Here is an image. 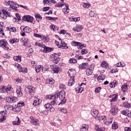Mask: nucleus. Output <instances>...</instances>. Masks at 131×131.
<instances>
[{
  "mask_svg": "<svg viewBox=\"0 0 131 131\" xmlns=\"http://www.w3.org/2000/svg\"><path fill=\"white\" fill-rule=\"evenodd\" d=\"M66 96L65 92L60 91L59 93H55L54 95L49 96L48 98L50 100H56V99L60 100V101L58 104V105H60V104H65L67 102V99L65 97Z\"/></svg>",
  "mask_w": 131,
  "mask_h": 131,
  "instance_id": "obj_1",
  "label": "nucleus"
},
{
  "mask_svg": "<svg viewBox=\"0 0 131 131\" xmlns=\"http://www.w3.org/2000/svg\"><path fill=\"white\" fill-rule=\"evenodd\" d=\"M12 86L11 85H8V86H3L0 88V93H7V94H10L11 92H12Z\"/></svg>",
  "mask_w": 131,
  "mask_h": 131,
  "instance_id": "obj_2",
  "label": "nucleus"
},
{
  "mask_svg": "<svg viewBox=\"0 0 131 131\" xmlns=\"http://www.w3.org/2000/svg\"><path fill=\"white\" fill-rule=\"evenodd\" d=\"M25 105V103L24 102L18 103L12 108V110L14 112H16V113H18L21 111V107H22V106H24Z\"/></svg>",
  "mask_w": 131,
  "mask_h": 131,
  "instance_id": "obj_3",
  "label": "nucleus"
},
{
  "mask_svg": "<svg viewBox=\"0 0 131 131\" xmlns=\"http://www.w3.org/2000/svg\"><path fill=\"white\" fill-rule=\"evenodd\" d=\"M34 18L30 15H24L22 17V20L25 22H28L30 23H33Z\"/></svg>",
  "mask_w": 131,
  "mask_h": 131,
  "instance_id": "obj_4",
  "label": "nucleus"
},
{
  "mask_svg": "<svg viewBox=\"0 0 131 131\" xmlns=\"http://www.w3.org/2000/svg\"><path fill=\"white\" fill-rule=\"evenodd\" d=\"M0 47L4 49V50H8L9 49V46L8 42L6 39H2L0 41Z\"/></svg>",
  "mask_w": 131,
  "mask_h": 131,
  "instance_id": "obj_5",
  "label": "nucleus"
},
{
  "mask_svg": "<svg viewBox=\"0 0 131 131\" xmlns=\"http://www.w3.org/2000/svg\"><path fill=\"white\" fill-rule=\"evenodd\" d=\"M63 6H65V7H66V8H64L63 9V11H66V14L69 13V11H68V10H69V5L68 4H60L59 3H57L55 5V7H57V8H62Z\"/></svg>",
  "mask_w": 131,
  "mask_h": 131,
  "instance_id": "obj_6",
  "label": "nucleus"
},
{
  "mask_svg": "<svg viewBox=\"0 0 131 131\" xmlns=\"http://www.w3.org/2000/svg\"><path fill=\"white\" fill-rule=\"evenodd\" d=\"M111 114L112 115H116L118 113V107L117 106L114 105L111 107L110 110Z\"/></svg>",
  "mask_w": 131,
  "mask_h": 131,
  "instance_id": "obj_7",
  "label": "nucleus"
},
{
  "mask_svg": "<svg viewBox=\"0 0 131 131\" xmlns=\"http://www.w3.org/2000/svg\"><path fill=\"white\" fill-rule=\"evenodd\" d=\"M42 49H43L42 50V52L45 54H47V53H50V52H52V51H54V48L48 47L45 45L44 46H42Z\"/></svg>",
  "mask_w": 131,
  "mask_h": 131,
  "instance_id": "obj_8",
  "label": "nucleus"
},
{
  "mask_svg": "<svg viewBox=\"0 0 131 131\" xmlns=\"http://www.w3.org/2000/svg\"><path fill=\"white\" fill-rule=\"evenodd\" d=\"M6 101L8 102V103H16L17 101H18V98L17 97H7L6 98Z\"/></svg>",
  "mask_w": 131,
  "mask_h": 131,
  "instance_id": "obj_9",
  "label": "nucleus"
},
{
  "mask_svg": "<svg viewBox=\"0 0 131 131\" xmlns=\"http://www.w3.org/2000/svg\"><path fill=\"white\" fill-rule=\"evenodd\" d=\"M44 107H45L48 111H50V112H54V111H55V108H54V107H53L50 103L45 104Z\"/></svg>",
  "mask_w": 131,
  "mask_h": 131,
  "instance_id": "obj_10",
  "label": "nucleus"
},
{
  "mask_svg": "<svg viewBox=\"0 0 131 131\" xmlns=\"http://www.w3.org/2000/svg\"><path fill=\"white\" fill-rule=\"evenodd\" d=\"M9 16V13H8V11H6L5 10H2V13L1 14V18H3L5 20L7 19V17Z\"/></svg>",
  "mask_w": 131,
  "mask_h": 131,
  "instance_id": "obj_11",
  "label": "nucleus"
},
{
  "mask_svg": "<svg viewBox=\"0 0 131 131\" xmlns=\"http://www.w3.org/2000/svg\"><path fill=\"white\" fill-rule=\"evenodd\" d=\"M20 29L21 31H24V32H26L27 33L30 32V28L28 27H25L24 26H21Z\"/></svg>",
  "mask_w": 131,
  "mask_h": 131,
  "instance_id": "obj_12",
  "label": "nucleus"
},
{
  "mask_svg": "<svg viewBox=\"0 0 131 131\" xmlns=\"http://www.w3.org/2000/svg\"><path fill=\"white\" fill-rule=\"evenodd\" d=\"M83 29V27H82V26L79 25L74 27L73 28V30L74 31H77V32H79V31H81V30H82Z\"/></svg>",
  "mask_w": 131,
  "mask_h": 131,
  "instance_id": "obj_13",
  "label": "nucleus"
},
{
  "mask_svg": "<svg viewBox=\"0 0 131 131\" xmlns=\"http://www.w3.org/2000/svg\"><path fill=\"white\" fill-rule=\"evenodd\" d=\"M13 125H20L21 124V120L19 119V117H16L15 120L12 122Z\"/></svg>",
  "mask_w": 131,
  "mask_h": 131,
  "instance_id": "obj_14",
  "label": "nucleus"
},
{
  "mask_svg": "<svg viewBox=\"0 0 131 131\" xmlns=\"http://www.w3.org/2000/svg\"><path fill=\"white\" fill-rule=\"evenodd\" d=\"M42 100L41 99H39V98H37L34 100L33 103V106H38V105H40L41 103Z\"/></svg>",
  "mask_w": 131,
  "mask_h": 131,
  "instance_id": "obj_15",
  "label": "nucleus"
},
{
  "mask_svg": "<svg viewBox=\"0 0 131 131\" xmlns=\"http://www.w3.org/2000/svg\"><path fill=\"white\" fill-rule=\"evenodd\" d=\"M7 5L10 6V8L11 9H13V10H14V9H15V8L17 7H15V6L13 5H15V6L17 5V3H16V2H12V1H8L7 2Z\"/></svg>",
  "mask_w": 131,
  "mask_h": 131,
  "instance_id": "obj_16",
  "label": "nucleus"
},
{
  "mask_svg": "<svg viewBox=\"0 0 131 131\" xmlns=\"http://www.w3.org/2000/svg\"><path fill=\"white\" fill-rule=\"evenodd\" d=\"M16 95L18 97H22V91H21V86H18L16 88Z\"/></svg>",
  "mask_w": 131,
  "mask_h": 131,
  "instance_id": "obj_17",
  "label": "nucleus"
},
{
  "mask_svg": "<svg viewBox=\"0 0 131 131\" xmlns=\"http://www.w3.org/2000/svg\"><path fill=\"white\" fill-rule=\"evenodd\" d=\"M91 115L93 116V117H95V118H96V117H98L99 111L97 110H93L91 111Z\"/></svg>",
  "mask_w": 131,
  "mask_h": 131,
  "instance_id": "obj_18",
  "label": "nucleus"
},
{
  "mask_svg": "<svg viewBox=\"0 0 131 131\" xmlns=\"http://www.w3.org/2000/svg\"><path fill=\"white\" fill-rule=\"evenodd\" d=\"M110 98H112V99H111L110 102H116V101L117 100V98H118V94H116L111 95L110 96Z\"/></svg>",
  "mask_w": 131,
  "mask_h": 131,
  "instance_id": "obj_19",
  "label": "nucleus"
},
{
  "mask_svg": "<svg viewBox=\"0 0 131 131\" xmlns=\"http://www.w3.org/2000/svg\"><path fill=\"white\" fill-rule=\"evenodd\" d=\"M89 67V63L84 62L79 66V69H86Z\"/></svg>",
  "mask_w": 131,
  "mask_h": 131,
  "instance_id": "obj_20",
  "label": "nucleus"
},
{
  "mask_svg": "<svg viewBox=\"0 0 131 131\" xmlns=\"http://www.w3.org/2000/svg\"><path fill=\"white\" fill-rule=\"evenodd\" d=\"M31 123L34 125H36V124H38V120L37 119H35L33 117H30Z\"/></svg>",
  "mask_w": 131,
  "mask_h": 131,
  "instance_id": "obj_21",
  "label": "nucleus"
},
{
  "mask_svg": "<svg viewBox=\"0 0 131 131\" xmlns=\"http://www.w3.org/2000/svg\"><path fill=\"white\" fill-rule=\"evenodd\" d=\"M60 71V68L56 65H53L52 67V71L54 73H58Z\"/></svg>",
  "mask_w": 131,
  "mask_h": 131,
  "instance_id": "obj_22",
  "label": "nucleus"
},
{
  "mask_svg": "<svg viewBox=\"0 0 131 131\" xmlns=\"http://www.w3.org/2000/svg\"><path fill=\"white\" fill-rule=\"evenodd\" d=\"M113 121V118H110L107 120V119L105 118V120H104L103 122L104 124L106 125H109V124L112 123V122Z\"/></svg>",
  "mask_w": 131,
  "mask_h": 131,
  "instance_id": "obj_23",
  "label": "nucleus"
},
{
  "mask_svg": "<svg viewBox=\"0 0 131 131\" xmlns=\"http://www.w3.org/2000/svg\"><path fill=\"white\" fill-rule=\"evenodd\" d=\"M4 28H5V26H4V23L0 22V33L2 34V35H5V33H4Z\"/></svg>",
  "mask_w": 131,
  "mask_h": 131,
  "instance_id": "obj_24",
  "label": "nucleus"
},
{
  "mask_svg": "<svg viewBox=\"0 0 131 131\" xmlns=\"http://www.w3.org/2000/svg\"><path fill=\"white\" fill-rule=\"evenodd\" d=\"M89 130V125L83 124L80 129V131H88Z\"/></svg>",
  "mask_w": 131,
  "mask_h": 131,
  "instance_id": "obj_25",
  "label": "nucleus"
},
{
  "mask_svg": "<svg viewBox=\"0 0 131 131\" xmlns=\"http://www.w3.org/2000/svg\"><path fill=\"white\" fill-rule=\"evenodd\" d=\"M121 89L122 92H124V95H125V92H126V91H127L128 90L127 84H123L121 86Z\"/></svg>",
  "mask_w": 131,
  "mask_h": 131,
  "instance_id": "obj_26",
  "label": "nucleus"
},
{
  "mask_svg": "<svg viewBox=\"0 0 131 131\" xmlns=\"http://www.w3.org/2000/svg\"><path fill=\"white\" fill-rule=\"evenodd\" d=\"M74 82H75V81H74V78H71L69 80L68 85H69V86H72V85H73V84H74Z\"/></svg>",
  "mask_w": 131,
  "mask_h": 131,
  "instance_id": "obj_27",
  "label": "nucleus"
},
{
  "mask_svg": "<svg viewBox=\"0 0 131 131\" xmlns=\"http://www.w3.org/2000/svg\"><path fill=\"white\" fill-rule=\"evenodd\" d=\"M60 47H61L62 49H68L67 43H66L64 41H61Z\"/></svg>",
  "mask_w": 131,
  "mask_h": 131,
  "instance_id": "obj_28",
  "label": "nucleus"
},
{
  "mask_svg": "<svg viewBox=\"0 0 131 131\" xmlns=\"http://www.w3.org/2000/svg\"><path fill=\"white\" fill-rule=\"evenodd\" d=\"M9 42H10V43H16L19 42V39L17 38H11L9 40Z\"/></svg>",
  "mask_w": 131,
  "mask_h": 131,
  "instance_id": "obj_29",
  "label": "nucleus"
},
{
  "mask_svg": "<svg viewBox=\"0 0 131 131\" xmlns=\"http://www.w3.org/2000/svg\"><path fill=\"white\" fill-rule=\"evenodd\" d=\"M79 45H80V42H76V41H72L71 42V45L73 47H77L78 49V47H79Z\"/></svg>",
  "mask_w": 131,
  "mask_h": 131,
  "instance_id": "obj_30",
  "label": "nucleus"
},
{
  "mask_svg": "<svg viewBox=\"0 0 131 131\" xmlns=\"http://www.w3.org/2000/svg\"><path fill=\"white\" fill-rule=\"evenodd\" d=\"M104 79H105V76H104V75H101V76H99L97 77L98 82H102V81L104 80Z\"/></svg>",
  "mask_w": 131,
  "mask_h": 131,
  "instance_id": "obj_31",
  "label": "nucleus"
},
{
  "mask_svg": "<svg viewBox=\"0 0 131 131\" xmlns=\"http://www.w3.org/2000/svg\"><path fill=\"white\" fill-rule=\"evenodd\" d=\"M117 82L115 80L114 81L110 83V88H115V86H117Z\"/></svg>",
  "mask_w": 131,
  "mask_h": 131,
  "instance_id": "obj_32",
  "label": "nucleus"
},
{
  "mask_svg": "<svg viewBox=\"0 0 131 131\" xmlns=\"http://www.w3.org/2000/svg\"><path fill=\"white\" fill-rule=\"evenodd\" d=\"M85 72L86 75L90 76V75H92V74H93V70L88 68L86 70Z\"/></svg>",
  "mask_w": 131,
  "mask_h": 131,
  "instance_id": "obj_33",
  "label": "nucleus"
},
{
  "mask_svg": "<svg viewBox=\"0 0 131 131\" xmlns=\"http://www.w3.org/2000/svg\"><path fill=\"white\" fill-rule=\"evenodd\" d=\"M69 63H70L71 64H76V63H77V60L74 59V58H72L69 59Z\"/></svg>",
  "mask_w": 131,
  "mask_h": 131,
  "instance_id": "obj_34",
  "label": "nucleus"
},
{
  "mask_svg": "<svg viewBox=\"0 0 131 131\" xmlns=\"http://www.w3.org/2000/svg\"><path fill=\"white\" fill-rule=\"evenodd\" d=\"M46 19L50 21H56L58 20V17H52L51 16H47L46 17Z\"/></svg>",
  "mask_w": 131,
  "mask_h": 131,
  "instance_id": "obj_35",
  "label": "nucleus"
},
{
  "mask_svg": "<svg viewBox=\"0 0 131 131\" xmlns=\"http://www.w3.org/2000/svg\"><path fill=\"white\" fill-rule=\"evenodd\" d=\"M69 76H70V77H71V78H74V76H72V73H73V69H70L69 70V71L67 72Z\"/></svg>",
  "mask_w": 131,
  "mask_h": 131,
  "instance_id": "obj_36",
  "label": "nucleus"
},
{
  "mask_svg": "<svg viewBox=\"0 0 131 131\" xmlns=\"http://www.w3.org/2000/svg\"><path fill=\"white\" fill-rule=\"evenodd\" d=\"M53 100L50 102V105L52 106L57 105V101H58V99H52Z\"/></svg>",
  "mask_w": 131,
  "mask_h": 131,
  "instance_id": "obj_37",
  "label": "nucleus"
},
{
  "mask_svg": "<svg viewBox=\"0 0 131 131\" xmlns=\"http://www.w3.org/2000/svg\"><path fill=\"white\" fill-rule=\"evenodd\" d=\"M35 69L37 73H39V72H40V71L42 70V67H41V66H38V67H35Z\"/></svg>",
  "mask_w": 131,
  "mask_h": 131,
  "instance_id": "obj_38",
  "label": "nucleus"
},
{
  "mask_svg": "<svg viewBox=\"0 0 131 131\" xmlns=\"http://www.w3.org/2000/svg\"><path fill=\"white\" fill-rule=\"evenodd\" d=\"M29 42V41L28 40V38H24V42L23 44V46H24V47H27V44Z\"/></svg>",
  "mask_w": 131,
  "mask_h": 131,
  "instance_id": "obj_39",
  "label": "nucleus"
},
{
  "mask_svg": "<svg viewBox=\"0 0 131 131\" xmlns=\"http://www.w3.org/2000/svg\"><path fill=\"white\" fill-rule=\"evenodd\" d=\"M15 16L16 18H13V20H15V21H17V20H18V21H20L21 20V17L20 16L19 13H16Z\"/></svg>",
  "mask_w": 131,
  "mask_h": 131,
  "instance_id": "obj_40",
  "label": "nucleus"
},
{
  "mask_svg": "<svg viewBox=\"0 0 131 131\" xmlns=\"http://www.w3.org/2000/svg\"><path fill=\"white\" fill-rule=\"evenodd\" d=\"M51 29H53V30H54V31H57V30H59V27L54 25H51Z\"/></svg>",
  "mask_w": 131,
  "mask_h": 131,
  "instance_id": "obj_41",
  "label": "nucleus"
},
{
  "mask_svg": "<svg viewBox=\"0 0 131 131\" xmlns=\"http://www.w3.org/2000/svg\"><path fill=\"white\" fill-rule=\"evenodd\" d=\"M123 106L125 107V108H131V104L128 103V102H126L123 103Z\"/></svg>",
  "mask_w": 131,
  "mask_h": 131,
  "instance_id": "obj_42",
  "label": "nucleus"
},
{
  "mask_svg": "<svg viewBox=\"0 0 131 131\" xmlns=\"http://www.w3.org/2000/svg\"><path fill=\"white\" fill-rule=\"evenodd\" d=\"M13 59H14V61H17V62L21 61V56H14Z\"/></svg>",
  "mask_w": 131,
  "mask_h": 131,
  "instance_id": "obj_43",
  "label": "nucleus"
},
{
  "mask_svg": "<svg viewBox=\"0 0 131 131\" xmlns=\"http://www.w3.org/2000/svg\"><path fill=\"white\" fill-rule=\"evenodd\" d=\"M101 66L103 68H107V66H108V64L105 61H103L101 64Z\"/></svg>",
  "mask_w": 131,
  "mask_h": 131,
  "instance_id": "obj_44",
  "label": "nucleus"
},
{
  "mask_svg": "<svg viewBox=\"0 0 131 131\" xmlns=\"http://www.w3.org/2000/svg\"><path fill=\"white\" fill-rule=\"evenodd\" d=\"M112 128L113 129H117L118 128V125L117 123L114 122L112 126Z\"/></svg>",
  "mask_w": 131,
  "mask_h": 131,
  "instance_id": "obj_45",
  "label": "nucleus"
},
{
  "mask_svg": "<svg viewBox=\"0 0 131 131\" xmlns=\"http://www.w3.org/2000/svg\"><path fill=\"white\" fill-rule=\"evenodd\" d=\"M41 40H43L44 42H48V41H49V38L45 37L43 36H42V37H41Z\"/></svg>",
  "mask_w": 131,
  "mask_h": 131,
  "instance_id": "obj_46",
  "label": "nucleus"
},
{
  "mask_svg": "<svg viewBox=\"0 0 131 131\" xmlns=\"http://www.w3.org/2000/svg\"><path fill=\"white\" fill-rule=\"evenodd\" d=\"M42 72H45L44 71H49V66L46 64L45 66H44L43 67H42Z\"/></svg>",
  "mask_w": 131,
  "mask_h": 131,
  "instance_id": "obj_47",
  "label": "nucleus"
},
{
  "mask_svg": "<svg viewBox=\"0 0 131 131\" xmlns=\"http://www.w3.org/2000/svg\"><path fill=\"white\" fill-rule=\"evenodd\" d=\"M106 119V116H102L98 117V120L99 121H103L104 122V121Z\"/></svg>",
  "mask_w": 131,
  "mask_h": 131,
  "instance_id": "obj_48",
  "label": "nucleus"
},
{
  "mask_svg": "<svg viewBox=\"0 0 131 131\" xmlns=\"http://www.w3.org/2000/svg\"><path fill=\"white\" fill-rule=\"evenodd\" d=\"M47 82L48 83H49V84H54V82H55V80H54L53 79H49L47 80Z\"/></svg>",
  "mask_w": 131,
  "mask_h": 131,
  "instance_id": "obj_49",
  "label": "nucleus"
},
{
  "mask_svg": "<svg viewBox=\"0 0 131 131\" xmlns=\"http://www.w3.org/2000/svg\"><path fill=\"white\" fill-rule=\"evenodd\" d=\"M59 111L62 112V113H64V114H66V113H67V110L65 108H60L59 109Z\"/></svg>",
  "mask_w": 131,
  "mask_h": 131,
  "instance_id": "obj_50",
  "label": "nucleus"
},
{
  "mask_svg": "<svg viewBox=\"0 0 131 131\" xmlns=\"http://www.w3.org/2000/svg\"><path fill=\"white\" fill-rule=\"evenodd\" d=\"M124 66H125V64H122L121 62H118L116 64V67H124Z\"/></svg>",
  "mask_w": 131,
  "mask_h": 131,
  "instance_id": "obj_51",
  "label": "nucleus"
},
{
  "mask_svg": "<svg viewBox=\"0 0 131 131\" xmlns=\"http://www.w3.org/2000/svg\"><path fill=\"white\" fill-rule=\"evenodd\" d=\"M33 87L30 86L28 87V92L30 93V94H31L32 93H33Z\"/></svg>",
  "mask_w": 131,
  "mask_h": 131,
  "instance_id": "obj_52",
  "label": "nucleus"
},
{
  "mask_svg": "<svg viewBox=\"0 0 131 131\" xmlns=\"http://www.w3.org/2000/svg\"><path fill=\"white\" fill-rule=\"evenodd\" d=\"M59 88L61 90H66V86L63 84H60L59 85Z\"/></svg>",
  "mask_w": 131,
  "mask_h": 131,
  "instance_id": "obj_53",
  "label": "nucleus"
},
{
  "mask_svg": "<svg viewBox=\"0 0 131 131\" xmlns=\"http://www.w3.org/2000/svg\"><path fill=\"white\" fill-rule=\"evenodd\" d=\"M81 47H83V48H85L86 47V45L85 44H82L80 43V45H79V47H78V49L79 50H82V48Z\"/></svg>",
  "mask_w": 131,
  "mask_h": 131,
  "instance_id": "obj_54",
  "label": "nucleus"
},
{
  "mask_svg": "<svg viewBox=\"0 0 131 131\" xmlns=\"http://www.w3.org/2000/svg\"><path fill=\"white\" fill-rule=\"evenodd\" d=\"M53 60V63H54V64H58V63H59V62H60V58H56L54 59H52Z\"/></svg>",
  "mask_w": 131,
  "mask_h": 131,
  "instance_id": "obj_55",
  "label": "nucleus"
},
{
  "mask_svg": "<svg viewBox=\"0 0 131 131\" xmlns=\"http://www.w3.org/2000/svg\"><path fill=\"white\" fill-rule=\"evenodd\" d=\"M101 87H97L95 89V94H98V93H100V91H101Z\"/></svg>",
  "mask_w": 131,
  "mask_h": 131,
  "instance_id": "obj_56",
  "label": "nucleus"
},
{
  "mask_svg": "<svg viewBox=\"0 0 131 131\" xmlns=\"http://www.w3.org/2000/svg\"><path fill=\"white\" fill-rule=\"evenodd\" d=\"M121 114L125 115V116H128V113L127 111L123 110L121 112Z\"/></svg>",
  "mask_w": 131,
  "mask_h": 131,
  "instance_id": "obj_57",
  "label": "nucleus"
},
{
  "mask_svg": "<svg viewBox=\"0 0 131 131\" xmlns=\"http://www.w3.org/2000/svg\"><path fill=\"white\" fill-rule=\"evenodd\" d=\"M88 50H86V49H82L81 51V55H84L85 54H88Z\"/></svg>",
  "mask_w": 131,
  "mask_h": 131,
  "instance_id": "obj_58",
  "label": "nucleus"
},
{
  "mask_svg": "<svg viewBox=\"0 0 131 131\" xmlns=\"http://www.w3.org/2000/svg\"><path fill=\"white\" fill-rule=\"evenodd\" d=\"M35 18H37V19H38L40 21V20H41V19H42V17H41V16H40V14H37L35 15Z\"/></svg>",
  "mask_w": 131,
  "mask_h": 131,
  "instance_id": "obj_59",
  "label": "nucleus"
},
{
  "mask_svg": "<svg viewBox=\"0 0 131 131\" xmlns=\"http://www.w3.org/2000/svg\"><path fill=\"white\" fill-rule=\"evenodd\" d=\"M51 58L52 59V60L56 59V58H58V56H57V54L54 53L53 54L51 55Z\"/></svg>",
  "mask_w": 131,
  "mask_h": 131,
  "instance_id": "obj_60",
  "label": "nucleus"
},
{
  "mask_svg": "<svg viewBox=\"0 0 131 131\" xmlns=\"http://www.w3.org/2000/svg\"><path fill=\"white\" fill-rule=\"evenodd\" d=\"M35 46H36L37 47H40V48H42V46H45V45H42L41 43L36 42L35 43Z\"/></svg>",
  "mask_w": 131,
  "mask_h": 131,
  "instance_id": "obj_61",
  "label": "nucleus"
},
{
  "mask_svg": "<svg viewBox=\"0 0 131 131\" xmlns=\"http://www.w3.org/2000/svg\"><path fill=\"white\" fill-rule=\"evenodd\" d=\"M19 72H23V73H27V69L26 68H22L21 70H19Z\"/></svg>",
  "mask_w": 131,
  "mask_h": 131,
  "instance_id": "obj_62",
  "label": "nucleus"
},
{
  "mask_svg": "<svg viewBox=\"0 0 131 131\" xmlns=\"http://www.w3.org/2000/svg\"><path fill=\"white\" fill-rule=\"evenodd\" d=\"M83 7V8H86L88 9V8H90V7H91V4L84 3Z\"/></svg>",
  "mask_w": 131,
  "mask_h": 131,
  "instance_id": "obj_63",
  "label": "nucleus"
},
{
  "mask_svg": "<svg viewBox=\"0 0 131 131\" xmlns=\"http://www.w3.org/2000/svg\"><path fill=\"white\" fill-rule=\"evenodd\" d=\"M10 32H16V28L13 27V28H10Z\"/></svg>",
  "mask_w": 131,
  "mask_h": 131,
  "instance_id": "obj_64",
  "label": "nucleus"
}]
</instances>
